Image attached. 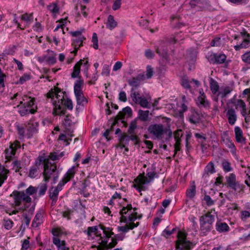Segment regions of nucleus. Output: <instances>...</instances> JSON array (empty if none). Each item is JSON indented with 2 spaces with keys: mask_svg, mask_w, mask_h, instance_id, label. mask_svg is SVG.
<instances>
[{
  "mask_svg": "<svg viewBox=\"0 0 250 250\" xmlns=\"http://www.w3.org/2000/svg\"><path fill=\"white\" fill-rule=\"evenodd\" d=\"M244 188V186L238 182L231 188L232 189H233L235 192L238 193H241V192H243Z\"/></svg>",
  "mask_w": 250,
  "mask_h": 250,
  "instance_id": "obj_47",
  "label": "nucleus"
},
{
  "mask_svg": "<svg viewBox=\"0 0 250 250\" xmlns=\"http://www.w3.org/2000/svg\"><path fill=\"white\" fill-rule=\"evenodd\" d=\"M235 106L236 109L240 110L241 114L243 116H246L247 115L246 105L242 100H237Z\"/></svg>",
  "mask_w": 250,
  "mask_h": 250,
  "instance_id": "obj_28",
  "label": "nucleus"
},
{
  "mask_svg": "<svg viewBox=\"0 0 250 250\" xmlns=\"http://www.w3.org/2000/svg\"><path fill=\"white\" fill-rule=\"evenodd\" d=\"M84 82L83 80L80 79L75 81L74 84V94L83 93L82 88L83 87Z\"/></svg>",
  "mask_w": 250,
  "mask_h": 250,
  "instance_id": "obj_24",
  "label": "nucleus"
},
{
  "mask_svg": "<svg viewBox=\"0 0 250 250\" xmlns=\"http://www.w3.org/2000/svg\"><path fill=\"white\" fill-rule=\"evenodd\" d=\"M137 128V125L135 122H132L129 127L128 132L129 134L134 133L135 129Z\"/></svg>",
  "mask_w": 250,
  "mask_h": 250,
  "instance_id": "obj_62",
  "label": "nucleus"
},
{
  "mask_svg": "<svg viewBox=\"0 0 250 250\" xmlns=\"http://www.w3.org/2000/svg\"><path fill=\"white\" fill-rule=\"evenodd\" d=\"M216 229L219 232H226L229 230V227L228 225L225 222L217 221L215 225Z\"/></svg>",
  "mask_w": 250,
  "mask_h": 250,
  "instance_id": "obj_22",
  "label": "nucleus"
},
{
  "mask_svg": "<svg viewBox=\"0 0 250 250\" xmlns=\"http://www.w3.org/2000/svg\"><path fill=\"white\" fill-rule=\"evenodd\" d=\"M204 200L208 206H211L214 204V201L208 195H205L204 196Z\"/></svg>",
  "mask_w": 250,
  "mask_h": 250,
  "instance_id": "obj_58",
  "label": "nucleus"
},
{
  "mask_svg": "<svg viewBox=\"0 0 250 250\" xmlns=\"http://www.w3.org/2000/svg\"><path fill=\"white\" fill-rule=\"evenodd\" d=\"M24 192L26 195L30 197V195H32L36 193V190L34 187L30 186Z\"/></svg>",
  "mask_w": 250,
  "mask_h": 250,
  "instance_id": "obj_57",
  "label": "nucleus"
},
{
  "mask_svg": "<svg viewBox=\"0 0 250 250\" xmlns=\"http://www.w3.org/2000/svg\"><path fill=\"white\" fill-rule=\"evenodd\" d=\"M13 169L16 172H20V169L21 168V163L20 161L15 160L12 163Z\"/></svg>",
  "mask_w": 250,
  "mask_h": 250,
  "instance_id": "obj_54",
  "label": "nucleus"
},
{
  "mask_svg": "<svg viewBox=\"0 0 250 250\" xmlns=\"http://www.w3.org/2000/svg\"><path fill=\"white\" fill-rule=\"evenodd\" d=\"M9 171L3 167H0V187L7 178Z\"/></svg>",
  "mask_w": 250,
  "mask_h": 250,
  "instance_id": "obj_32",
  "label": "nucleus"
},
{
  "mask_svg": "<svg viewBox=\"0 0 250 250\" xmlns=\"http://www.w3.org/2000/svg\"><path fill=\"white\" fill-rule=\"evenodd\" d=\"M87 233L89 236L91 235L93 233L97 236L99 237L98 240L99 245L103 246L106 245L110 237L114 235L112 229L103 226L88 227Z\"/></svg>",
  "mask_w": 250,
  "mask_h": 250,
  "instance_id": "obj_2",
  "label": "nucleus"
},
{
  "mask_svg": "<svg viewBox=\"0 0 250 250\" xmlns=\"http://www.w3.org/2000/svg\"><path fill=\"white\" fill-rule=\"evenodd\" d=\"M122 0H115L112 5V9L116 11L120 9L121 6Z\"/></svg>",
  "mask_w": 250,
  "mask_h": 250,
  "instance_id": "obj_61",
  "label": "nucleus"
},
{
  "mask_svg": "<svg viewBox=\"0 0 250 250\" xmlns=\"http://www.w3.org/2000/svg\"><path fill=\"white\" fill-rule=\"evenodd\" d=\"M45 160V156L40 155L35 161V165L31 167L28 171V176L31 178H35L39 174V167L43 161Z\"/></svg>",
  "mask_w": 250,
  "mask_h": 250,
  "instance_id": "obj_12",
  "label": "nucleus"
},
{
  "mask_svg": "<svg viewBox=\"0 0 250 250\" xmlns=\"http://www.w3.org/2000/svg\"><path fill=\"white\" fill-rule=\"evenodd\" d=\"M226 180L227 184L230 188L237 183L235 175L233 173H231L228 176H227Z\"/></svg>",
  "mask_w": 250,
  "mask_h": 250,
  "instance_id": "obj_37",
  "label": "nucleus"
},
{
  "mask_svg": "<svg viewBox=\"0 0 250 250\" xmlns=\"http://www.w3.org/2000/svg\"><path fill=\"white\" fill-rule=\"evenodd\" d=\"M130 97L135 104L140 105L141 107L147 108L150 107L149 103L151 101V98L150 97L141 96L139 92L136 91L133 88L131 89Z\"/></svg>",
  "mask_w": 250,
  "mask_h": 250,
  "instance_id": "obj_10",
  "label": "nucleus"
},
{
  "mask_svg": "<svg viewBox=\"0 0 250 250\" xmlns=\"http://www.w3.org/2000/svg\"><path fill=\"white\" fill-rule=\"evenodd\" d=\"M224 44V39L218 37L214 38L210 43L212 46H221L223 45Z\"/></svg>",
  "mask_w": 250,
  "mask_h": 250,
  "instance_id": "obj_40",
  "label": "nucleus"
},
{
  "mask_svg": "<svg viewBox=\"0 0 250 250\" xmlns=\"http://www.w3.org/2000/svg\"><path fill=\"white\" fill-rule=\"evenodd\" d=\"M106 27L110 30H112L117 26L118 23L115 20L113 16L110 15L108 16L107 21L105 23Z\"/></svg>",
  "mask_w": 250,
  "mask_h": 250,
  "instance_id": "obj_23",
  "label": "nucleus"
},
{
  "mask_svg": "<svg viewBox=\"0 0 250 250\" xmlns=\"http://www.w3.org/2000/svg\"><path fill=\"white\" fill-rule=\"evenodd\" d=\"M206 57L210 62L218 64L224 62L227 58L224 54H217L213 52H208Z\"/></svg>",
  "mask_w": 250,
  "mask_h": 250,
  "instance_id": "obj_14",
  "label": "nucleus"
},
{
  "mask_svg": "<svg viewBox=\"0 0 250 250\" xmlns=\"http://www.w3.org/2000/svg\"><path fill=\"white\" fill-rule=\"evenodd\" d=\"M92 42L93 43V48L95 49H97L98 48V40L97 35L95 33H94L92 35Z\"/></svg>",
  "mask_w": 250,
  "mask_h": 250,
  "instance_id": "obj_56",
  "label": "nucleus"
},
{
  "mask_svg": "<svg viewBox=\"0 0 250 250\" xmlns=\"http://www.w3.org/2000/svg\"><path fill=\"white\" fill-rule=\"evenodd\" d=\"M53 242L59 249L61 248H62V249L63 248H64V245H65V243L63 241H61L59 237H53Z\"/></svg>",
  "mask_w": 250,
  "mask_h": 250,
  "instance_id": "obj_45",
  "label": "nucleus"
},
{
  "mask_svg": "<svg viewBox=\"0 0 250 250\" xmlns=\"http://www.w3.org/2000/svg\"><path fill=\"white\" fill-rule=\"evenodd\" d=\"M16 127L19 135L20 139H23L26 137V133L25 132L24 126L22 125H20L18 123L16 124Z\"/></svg>",
  "mask_w": 250,
  "mask_h": 250,
  "instance_id": "obj_35",
  "label": "nucleus"
},
{
  "mask_svg": "<svg viewBox=\"0 0 250 250\" xmlns=\"http://www.w3.org/2000/svg\"><path fill=\"white\" fill-rule=\"evenodd\" d=\"M215 172L214 164L212 162H210L205 167L203 177L207 178L209 175L213 174Z\"/></svg>",
  "mask_w": 250,
  "mask_h": 250,
  "instance_id": "obj_21",
  "label": "nucleus"
},
{
  "mask_svg": "<svg viewBox=\"0 0 250 250\" xmlns=\"http://www.w3.org/2000/svg\"><path fill=\"white\" fill-rule=\"evenodd\" d=\"M138 115L141 120L143 121H146L147 120L148 118L149 111H144L140 109L138 111Z\"/></svg>",
  "mask_w": 250,
  "mask_h": 250,
  "instance_id": "obj_42",
  "label": "nucleus"
},
{
  "mask_svg": "<svg viewBox=\"0 0 250 250\" xmlns=\"http://www.w3.org/2000/svg\"><path fill=\"white\" fill-rule=\"evenodd\" d=\"M119 99L120 101L125 102L127 101L126 93L125 91H121L119 94Z\"/></svg>",
  "mask_w": 250,
  "mask_h": 250,
  "instance_id": "obj_63",
  "label": "nucleus"
},
{
  "mask_svg": "<svg viewBox=\"0 0 250 250\" xmlns=\"http://www.w3.org/2000/svg\"><path fill=\"white\" fill-rule=\"evenodd\" d=\"M25 126L26 135L27 138H31L38 132L39 124L37 122L31 121Z\"/></svg>",
  "mask_w": 250,
  "mask_h": 250,
  "instance_id": "obj_15",
  "label": "nucleus"
},
{
  "mask_svg": "<svg viewBox=\"0 0 250 250\" xmlns=\"http://www.w3.org/2000/svg\"><path fill=\"white\" fill-rule=\"evenodd\" d=\"M232 91V88L230 86L222 87L218 93V96L222 98H225Z\"/></svg>",
  "mask_w": 250,
  "mask_h": 250,
  "instance_id": "obj_33",
  "label": "nucleus"
},
{
  "mask_svg": "<svg viewBox=\"0 0 250 250\" xmlns=\"http://www.w3.org/2000/svg\"><path fill=\"white\" fill-rule=\"evenodd\" d=\"M85 39L83 36H81L80 38H76L74 39L73 41V45L74 47V50L71 53H74L75 55L76 54L79 48L83 46V42Z\"/></svg>",
  "mask_w": 250,
  "mask_h": 250,
  "instance_id": "obj_20",
  "label": "nucleus"
},
{
  "mask_svg": "<svg viewBox=\"0 0 250 250\" xmlns=\"http://www.w3.org/2000/svg\"><path fill=\"white\" fill-rule=\"evenodd\" d=\"M79 164H77V166H73L68 169L62 178L64 181V183H67L74 177L78 170L77 168Z\"/></svg>",
  "mask_w": 250,
  "mask_h": 250,
  "instance_id": "obj_17",
  "label": "nucleus"
},
{
  "mask_svg": "<svg viewBox=\"0 0 250 250\" xmlns=\"http://www.w3.org/2000/svg\"><path fill=\"white\" fill-rule=\"evenodd\" d=\"M136 210V209L133 208L131 205H128L126 207L122 208L120 211V213L122 215L121 221L125 223L126 225L124 226L118 227L119 231L125 233L139 226V222L134 223L137 218V213Z\"/></svg>",
  "mask_w": 250,
  "mask_h": 250,
  "instance_id": "obj_1",
  "label": "nucleus"
},
{
  "mask_svg": "<svg viewBox=\"0 0 250 250\" xmlns=\"http://www.w3.org/2000/svg\"><path fill=\"white\" fill-rule=\"evenodd\" d=\"M222 168L224 171L229 172L232 170V167H231L229 161L224 160L222 163Z\"/></svg>",
  "mask_w": 250,
  "mask_h": 250,
  "instance_id": "obj_49",
  "label": "nucleus"
},
{
  "mask_svg": "<svg viewBox=\"0 0 250 250\" xmlns=\"http://www.w3.org/2000/svg\"><path fill=\"white\" fill-rule=\"evenodd\" d=\"M128 84L132 86V88L134 89V87H136L138 86L140 84V80L139 76L136 78H133L128 81Z\"/></svg>",
  "mask_w": 250,
  "mask_h": 250,
  "instance_id": "obj_43",
  "label": "nucleus"
},
{
  "mask_svg": "<svg viewBox=\"0 0 250 250\" xmlns=\"http://www.w3.org/2000/svg\"><path fill=\"white\" fill-rule=\"evenodd\" d=\"M30 79V75L27 73H25L21 77H20L19 81L17 83L23 84L26 81L29 80Z\"/></svg>",
  "mask_w": 250,
  "mask_h": 250,
  "instance_id": "obj_52",
  "label": "nucleus"
},
{
  "mask_svg": "<svg viewBox=\"0 0 250 250\" xmlns=\"http://www.w3.org/2000/svg\"><path fill=\"white\" fill-rule=\"evenodd\" d=\"M192 246L190 241L187 237V233L183 231H179L175 250H190Z\"/></svg>",
  "mask_w": 250,
  "mask_h": 250,
  "instance_id": "obj_7",
  "label": "nucleus"
},
{
  "mask_svg": "<svg viewBox=\"0 0 250 250\" xmlns=\"http://www.w3.org/2000/svg\"><path fill=\"white\" fill-rule=\"evenodd\" d=\"M196 193V190L195 182L192 181L189 187L186 191V195L188 198L192 199L195 196Z\"/></svg>",
  "mask_w": 250,
  "mask_h": 250,
  "instance_id": "obj_27",
  "label": "nucleus"
},
{
  "mask_svg": "<svg viewBox=\"0 0 250 250\" xmlns=\"http://www.w3.org/2000/svg\"><path fill=\"white\" fill-rule=\"evenodd\" d=\"M238 38L241 39V42L234 46L235 50L238 51L242 48H246L250 46V37L249 34H243L241 37H236L235 39Z\"/></svg>",
  "mask_w": 250,
  "mask_h": 250,
  "instance_id": "obj_16",
  "label": "nucleus"
},
{
  "mask_svg": "<svg viewBox=\"0 0 250 250\" xmlns=\"http://www.w3.org/2000/svg\"><path fill=\"white\" fill-rule=\"evenodd\" d=\"M209 84L210 90L212 93L214 94L218 93L219 85L218 83L212 78H210L209 80Z\"/></svg>",
  "mask_w": 250,
  "mask_h": 250,
  "instance_id": "obj_34",
  "label": "nucleus"
},
{
  "mask_svg": "<svg viewBox=\"0 0 250 250\" xmlns=\"http://www.w3.org/2000/svg\"><path fill=\"white\" fill-rule=\"evenodd\" d=\"M189 83L190 82L186 77H183L181 80V83L183 87L185 89H189L190 90L191 86L189 84Z\"/></svg>",
  "mask_w": 250,
  "mask_h": 250,
  "instance_id": "obj_50",
  "label": "nucleus"
},
{
  "mask_svg": "<svg viewBox=\"0 0 250 250\" xmlns=\"http://www.w3.org/2000/svg\"><path fill=\"white\" fill-rule=\"evenodd\" d=\"M188 121L191 124H195L199 122L200 115L194 109H191L188 116Z\"/></svg>",
  "mask_w": 250,
  "mask_h": 250,
  "instance_id": "obj_18",
  "label": "nucleus"
},
{
  "mask_svg": "<svg viewBox=\"0 0 250 250\" xmlns=\"http://www.w3.org/2000/svg\"><path fill=\"white\" fill-rule=\"evenodd\" d=\"M21 20L24 22V27L28 26L33 21L32 13H25L21 17Z\"/></svg>",
  "mask_w": 250,
  "mask_h": 250,
  "instance_id": "obj_25",
  "label": "nucleus"
},
{
  "mask_svg": "<svg viewBox=\"0 0 250 250\" xmlns=\"http://www.w3.org/2000/svg\"><path fill=\"white\" fill-rule=\"evenodd\" d=\"M43 172L42 173L43 176V181L45 183L48 182L51 178L53 179V184H55L58 179L59 172L57 169L56 166H52L48 159V157L45 156V160L43 161Z\"/></svg>",
  "mask_w": 250,
  "mask_h": 250,
  "instance_id": "obj_4",
  "label": "nucleus"
},
{
  "mask_svg": "<svg viewBox=\"0 0 250 250\" xmlns=\"http://www.w3.org/2000/svg\"><path fill=\"white\" fill-rule=\"evenodd\" d=\"M82 60L79 61L74 66L73 71L71 73V77L73 78H77L79 76L80 73L81 66L82 65Z\"/></svg>",
  "mask_w": 250,
  "mask_h": 250,
  "instance_id": "obj_36",
  "label": "nucleus"
},
{
  "mask_svg": "<svg viewBox=\"0 0 250 250\" xmlns=\"http://www.w3.org/2000/svg\"><path fill=\"white\" fill-rule=\"evenodd\" d=\"M20 147V143L18 141L10 142L9 147L4 151L5 158L7 161H10L15 158L16 151Z\"/></svg>",
  "mask_w": 250,
  "mask_h": 250,
  "instance_id": "obj_13",
  "label": "nucleus"
},
{
  "mask_svg": "<svg viewBox=\"0 0 250 250\" xmlns=\"http://www.w3.org/2000/svg\"><path fill=\"white\" fill-rule=\"evenodd\" d=\"M59 191L57 189L52 188L50 191L49 196L51 199L52 200L53 203H56L59 195Z\"/></svg>",
  "mask_w": 250,
  "mask_h": 250,
  "instance_id": "obj_41",
  "label": "nucleus"
},
{
  "mask_svg": "<svg viewBox=\"0 0 250 250\" xmlns=\"http://www.w3.org/2000/svg\"><path fill=\"white\" fill-rule=\"evenodd\" d=\"M48 9L55 15L59 13V7L56 3H52L50 4L48 6Z\"/></svg>",
  "mask_w": 250,
  "mask_h": 250,
  "instance_id": "obj_46",
  "label": "nucleus"
},
{
  "mask_svg": "<svg viewBox=\"0 0 250 250\" xmlns=\"http://www.w3.org/2000/svg\"><path fill=\"white\" fill-rule=\"evenodd\" d=\"M10 196L13 197L14 199V203L12 205L13 208L20 206L22 201L26 203H30L31 202V198L26 195L24 191L15 190Z\"/></svg>",
  "mask_w": 250,
  "mask_h": 250,
  "instance_id": "obj_11",
  "label": "nucleus"
},
{
  "mask_svg": "<svg viewBox=\"0 0 250 250\" xmlns=\"http://www.w3.org/2000/svg\"><path fill=\"white\" fill-rule=\"evenodd\" d=\"M47 97L48 98H51L52 100L54 106V112H56V114H58L59 112L63 114L62 109L63 101L65 99V93L58 88L55 87L54 89H51L47 93Z\"/></svg>",
  "mask_w": 250,
  "mask_h": 250,
  "instance_id": "obj_3",
  "label": "nucleus"
},
{
  "mask_svg": "<svg viewBox=\"0 0 250 250\" xmlns=\"http://www.w3.org/2000/svg\"><path fill=\"white\" fill-rule=\"evenodd\" d=\"M63 105H64L68 110H72L73 108L72 101L69 98H66L63 101Z\"/></svg>",
  "mask_w": 250,
  "mask_h": 250,
  "instance_id": "obj_53",
  "label": "nucleus"
},
{
  "mask_svg": "<svg viewBox=\"0 0 250 250\" xmlns=\"http://www.w3.org/2000/svg\"><path fill=\"white\" fill-rule=\"evenodd\" d=\"M77 101V106L76 108L78 109V106L79 105L83 106L84 104L87 103V100L84 96L83 93L74 94Z\"/></svg>",
  "mask_w": 250,
  "mask_h": 250,
  "instance_id": "obj_31",
  "label": "nucleus"
},
{
  "mask_svg": "<svg viewBox=\"0 0 250 250\" xmlns=\"http://www.w3.org/2000/svg\"><path fill=\"white\" fill-rule=\"evenodd\" d=\"M34 98L25 96L20 104L17 106L18 112L21 116L29 113L34 114L36 112L37 106L34 104Z\"/></svg>",
  "mask_w": 250,
  "mask_h": 250,
  "instance_id": "obj_5",
  "label": "nucleus"
},
{
  "mask_svg": "<svg viewBox=\"0 0 250 250\" xmlns=\"http://www.w3.org/2000/svg\"><path fill=\"white\" fill-rule=\"evenodd\" d=\"M166 130V128L161 124H151L148 127V131L154 140H162Z\"/></svg>",
  "mask_w": 250,
  "mask_h": 250,
  "instance_id": "obj_9",
  "label": "nucleus"
},
{
  "mask_svg": "<svg viewBox=\"0 0 250 250\" xmlns=\"http://www.w3.org/2000/svg\"><path fill=\"white\" fill-rule=\"evenodd\" d=\"M198 104L200 106H203L205 108H209L210 104L209 102L207 100L204 93L201 95H200L198 98V101L197 102Z\"/></svg>",
  "mask_w": 250,
  "mask_h": 250,
  "instance_id": "obj_29",
  "label": "nucleus"
},
{
  "mask_svg": "<svg viewBox=\"0 0 250 250\" xmlns=\"http://www.w3.org/2000/svg\"><path fill=\"white\" fill-rule=\"evenodd\" d=\"M227 146L230 149V152L233 155L236 154V148L234 145L231 142H229Z\"/></svg>",
  "mask_w": 250,
  "mask_h": 250,
  "instance_id": "obj_64",
  "label": "nucleus"
},
{
  "mask_svg": "<svg viewBox=\"0 0 250 250\" xmlns=\"http://www.w3.org/2000/svg\"><path fill=\"white\" fill-rule=\"evenodd\" d=\"M42 211L39 210L36 213L32 222V226L38 227L42 222Z\"/></svg>",
  "mask_w": 250,
  "mask_h": 250,
  "instance_id": "obj_30",
  "label": "nucleus"
},
{
  "mask_svg": "<svg viewBox=\"0 0 250 250\" xmlns=\"http://www.w3.org/2000/svg\"><path fill=\"white\" fill-rule=\"evenodd\" d=\"M47 186L46 183L42 184L38 188V194L40 196L43 195L47 190Z\"/></svg>",
  "mask_w": 250,
  "mask_h": 250,
  "instance_id": "obj_48",
  "label": "nucleus"
},
{
  "mask_svg": "<svg viewBox=\"0 0 250 250\" xmlns=\"http://www.w3.org/2000/svg\"><path fill=\"white\" fill-rule=\"evenodd\" d=\"M50 52L52 53L50 56H46V62L48 65H53L56 62V54L52 51Z\"/></svg>",
  "mask_w": 250,
  "mask_h": 250,
  "instance_id": "obj_39",
  "label": "nucleus"
},
{
  "mask_svg": "<svg viewBox=\"0 0 250 250\" xmlns=\"http://www.w3.org/2000/svg\"><path fill=\"white\" fill-rule=\"evenodd\" d=\"M243 61L247 63H250V51L247 52L242 56Z\"/></svg>",
  "mask_w": 250,
  "mask_h": 250,
  "instance_id": "obj_59",
  "label": "nucleus"
},
{
  "mask_svg": "<svg viewBox=\"0 0 250 250\" xmlns=\"http://www.w3.org/2000/svg\"><path fill=\"white\" fill-rule=\"evenodd\" d=\"M215 220V216L208 212L204 215L201 216L200 218V229L202 233L206 235L207 232H209L212 229V225Z\"/></svg>",
  "mask_w": 250,
  "mask_h": 250,
  "instance_id": "obj_6",
  "label": "nucleus"
},
{
  "mask_svg": "<svg viewBox=\"0 0 250 250\" xmlns=\"http://www.w3.org/2000/svg\"><path fill=\"white\" fill-rule=\"evenodd\" d=\"M132 114V109L129 106H126L123 109V110L122 112H120L119 113V118L121 119H122L123 118V116H125V115H127L128 116L131 115Z\"/></svg>",
  "mask_w": 250,
  "mask_h": 250,
  "instance_id": "obj_44",
  "label": "nucleus"
},
{
  "mask_svg": "<svg viewBox=\"0 0 250 250\" xmlns=\"http://www.w3.org/2000/svg\"><path fill=\"white\" fill-rule=\"evenodd\" d=\"M125 235L123 234H118L116 235H115L114 237H111V241L108 244V247L109 248H113L117 244V241H122L125 238Z\"/></svg>",
  "mask_w": 250,
  "mask_h": 250,
  "instance_id": "obj_26",
  "label": "nucleus"
},
{
  "mask_svg": "<svg viewBox=\"0 0 250 250\" xmlns=\"http://www.w3.org/2000/svg\"><path fill=\"white\" fill-rule=\"evenodd\" d=\"M236 140L238 142L241 143L244 141L242 131L239 127H236L234 129Z\"/></svg>",
  "mask_w": 250,
  "mask_h": 250,
  "instance_id": "obj_38",
  "label": "nucleus"
},
{
  "mask_svg": "<svg viewBox=\"0 0 250 250\" xmlns=\"http://www.w3.org/2000/svg\"><path fill=\"white\" fill-rule=\"evenodd\" d=\"M3 221V226L5 229L9 230L13 227L14 223L11 219H4Z\"/></svg>",
  "mask_w": 250,
  "mask_h": 250,
  "instance_id": "obj_51",
  "label": "nucleus"
},
{
  "mask_svg": "<svg viewBox=\"0 0 250 250\" xmlns=\"http://www.w3.org/2000/svg\"><path fill=\"white\" fill-rule=\"evenodd\" d=\"M250 217V212L249 211H243L241 213V218L242 221H245Z\"/></svg>",
  "mask_w": 250,
  "mask_h": 250,
  "instance_id": "obj_60",
  "label": "nucleus"
},
{
  "mask_svg": "<svg viewBox=\"0 0 250 250\" xmlns=\"http://www.w3.org/2000/svg\"><path fill=\"white\" fill-rule=\"evenodd\" d=\"M226 115L229 124L231 125H234L237 119V116L234 109L233 108L229 109L227 111Z\"/></svg>",
  "mask_w": 250,
  "mask_h": 250,
  "instance_id": "obj_19",
  "label": "nucleus"
},
{
  "mask_svg": "<svg viewBox=\"0 0 250 250\" xmlns=\"http://www.w3.org/2000/svg\"><path fill=\"white\" fill-rule=\"evenodd\" d=\"M182 135V131L181 130H178L176 131L174 133L175 142H177L178 144L179 142H181V137Z\"/></svg>",
  "mask_w": 250,
  "mask_h": 250,
  "instance_id": "obj_55",
  "label": "nucleus"
},
{
  "mask_svg": "<svg viewBox=\"0 0 250 250\" xmlns=\"http://www.w3.org/2000/svg\"><path fill=\"white\" fill-rule=\"evenodd\" d=\"M155 175L156 173L153 171L147 172L146 176L149 178V180H148L147 177H145L144 175H139L134 180L135 183L134 187L139 192L145 190V185L153 180Z\"/></svg>",
  "mask_w": 250,
  "mask_h": 250,
  "instance_id": "obj_8",
  "label": "nucleus"
}]
</instances>
